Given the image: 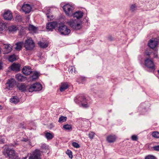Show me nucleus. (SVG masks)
<instances>
[{"label":"nucleus","mask_w":159,"mask_h":159,"mask_svg":"<svg viewBox=\"0 0 159 159\" xmlns=\"http://www.w3.org/2000/svg\"><path fill=\"white\" fill-rule=\"evenodd\" d=\"M157 41V43H159V37L157 38V39H155Z\"/></svg>","instance_id":"obj_50"},{"label":"nucleus","mask_w":159,"mask_h":159,"mask_svg":"<svg viewBox=\"0 0 159 159\" xmlns=\"http://www.w3.org/2000/svg\"><path fill=\"white\" fill-rule=\"evenodd\" d=\"M158 73L159 74V70H158Z\"/></svg>","instance_id":"obj_53"},{"label":"nucleus","mask_w":159,"mask_h":159,"mask_svg":"<svg viewBox=\"0 0 159 159\" xmlns=\"http://www.w3.org/2000/svg\"><path fill=\"white\" fill-rule=\"evenodd\" d=\"M57 23L56 22L48 23L46 25V28L48 30L52 31L57 25Z\"/></svg>","instance_id":"obj_13"},{"label":"nucleus","mask_w":159,"mask_h":159,"mask_svg":"<svg viewBox=\"0 0 159 159\" xmlns=\"http://www.w3.org/2000/svg\"><path fill=\"white\" fill-rule=\"evenodd\" d=\"M3 17L4 19L10 20L12 18V15L11 11H5L3 15Z\"/></svg>","instance_id":"obj_12"},{"label":"nucleus","mask_w":159,"mask_h":159,"mask_svg":"<svg viewBox=\"0 0 159 159\" xmlns=\"http://www.w3.org/2000/svg\"><path fill=\"white\" fill-rule=\"evenodd\" d=\"M131 139L132 140L137 141L138 139V138L136 135H134L131 136Z\"/></svg>","instance_id":"obj_43"},{"label":"nucleus","mask_w":159,"mask_h":159,"mask_svg":"<svg viewBox=\"0 0 159 159\" xmlns=\"http://www.w3.org/2000/svg\"><path fill=\"white\" fill-rule=\"evenodd\" d=\"M63 128L66 130H69L70 131L72 130V126L71 125L66 124L63 126Z\"/></svg>","instance_id":"obj_33"},{"label":"nucleus","mask_w":159,"mask_h":159,"mask_svg":"<svg viewBox=\"0 0 159 159\" xmlns=\"http://www.w3.org/2000/svg\"><path fill=\"white\" fill-rule=\"evenodd\" d=\"M19 99L18 97L16 96H14L10 99V102L15 104H16L19 102Z\"/></svg>","instance_id":"obj_25"},{"label":"nucleus","mask_w":159,"mask_h":159,"mask_svg":"<svg viewBox=\"0 0 159 159\" xmlns=\"http://www.w3.org/2000/svg\"><path fill=\"white\" fill-rule=\"evenodd\" d=\"M145 66L149 69L154 70V65L153 61L150 59L148 58L145 60Z\"/></svg>","instance_id":"obj_9"},{"label":"nucleus","mask_w":159,"mask_h":159,"mask_svg":"<svg viewBox=\"0 0 159 159\" xmlns=\"http://www.w3.org/2000/svg\"><path fill=\"white\" fill-rule=\"evenodd\" d=\"M124 159L123 158H120V159Z\"/></svg>","instance_id":"obj_54"},{"label":"nucleus","mask_w":159,"mask_h":159,"mask_svg":"<svg viewBox=\"0 0 159 159\" xmlns=\"http://www.w3.org/2000/svg\"><path fill=\"white\" fill-rule=\"evenodd\" d=\"M75 102L79 103L80 102L81 103V105L84 107H88V104L87 103L86 100L85 98L82 97H79L78 98H75Z\"/></svg>","instance_id":"obj_7"},{"label":"nucleus","mask_w":159,"mask_h":159,"mask_svg":"<svg viewBox=\"0 0 159 159\" xmlns=\"http://www.w3.org/2000/svg\"><path fill=\"white\" fill-rule=\"evenodd\" d=\"M17 87L19 90L22 92L25 91L26 89V86L23 84H21L18 85Z\"/></svg>","instance_id":"obj_27"},{"label":"nucleus","mask_w":159,"mask_h":159,"mask_svg":"<svg viewBox=\"0 0 159 159\" xmlns=\"http://www.w3.org/2000/svg\"><path fill=\"white\" fill-rule=\"evenodd\" d=\"M45 137L48 140H51L54 137L53 135L52 134L46 131L45 132Z\"/></svg>","instance_id":"obj_26"},{"label":"nucleus","mask_w":159,"mask_h":159,"mask_svg":"<svg viewBox=\"0 0 159 159\" xmlns=\"http://www.w3.org/2000/svg\"><path fill=\"white\" fill-rule=\"evenodd\" d=\"M41 152L46 153L48 150V146L45 144H42L41 146Z\"/></svg>","instance_id":"obj_21"},{"label":"nucleus","mask_w":159,"mask_h":159,"mask_svg":"<svg viewBox=\"0 0 159 159\" xmlns=\"http://www.w3.org/2000/svg\"><path fill=\"white\" fill-rule=\"evenodd\" d=\"M145 53L146 55L149 56L150 55H151L152 53L151 52H149L147 51H145Z\"/></svg>","instance_id":"obj_46"},{"label":"nucleus","mask_w":159,"mask_h":159,"mask_svg":"<svg viewBox=\"0 0 159 159\" xmlns=\"http://www.w3.org/2000/svg\"><path fill=\"white\" fill-rule=\"evenodd\" d=\"M66 153L69 156V158L72 159L73 157L72 152L69 150H67L66 152Z\"/></svg>","instance_id":"obj_37"},{"label":"nucleus","mask_w":159,"mask_h":159,"mask_svg":"<svg viewBox=\"0 0 159 159\" xmlns=\"http://www.w3.org/2000/svg\"><path fill=\"white\" fill-rule=\"evenodd\" d=\"M27 140L26 139H24L23 141H24L26 142L27 141Z\"/></svg>","instance_id":"obj_51"},{"label":"nucleus","mask_w":159,"mask_h":159,"mask_svg":"<svg viewBox=\"0 0 159 159\" xmlns=\"http://www.w3.org/2000/svg\"><path fill=\"white\" fill-rule=\"evenodd\" d=\"M116 139V137L115 135L111 134L108 135L107 138V141L109 143L114 142Z\"/></svg>","instance_id":"obj_16"},{"label":"nucleus","mask_w":159,"mask_h":159,"mask_svg":"<svg viewBox=\"0 0 159 159\" xmlns=\"http://www.w3.org/2000/svg\"><path fill=\"white\" fill-rule=\"evenodd\" d=\"M136 9V6L135 4H133L131 6L130 9L132 11H134Z\"/></svg>","instance_id":"obj_41"},{"label":"nucleus","mask_w":159,"mask_h":159,"mask_svg":"<svg viewBox=\"0 0 159 159\" xmlns=\"http://www.w3.org/2000/svg\"><path fill=\"white\" fill-rule=\"evenodd\" d=\"M27 158V157H25L24 158H23V159H26Z\"/></svg>","instance_id":"obj_52"},{"label":"nucleus","mask_w":159,"mask_h":159,"mask_svg":"<svg viewBox=\"0 0 159 159\" xmlns=\"http://www.w3.org/2000/svg\"><path fill=\"white\" fill-rule=\"evenodd\" d=\"M22 19L21 16L20 15H17L15 18V20L17 21H20L22 20Z\"/></svg>","instance_id":"obj_38"},{"label":"nucleus","mask_w":159,"mask_h":159,"mask_svg":"<svg viewBox=\"0 0 159 159\" xmlns=\"http://www.w3.org/2000/svg\"><path fill=\"white\" fill-rule=\"evenodd\" d=\"M28 29L29 30L34 32L36 31L37 28L33 25H30L29 26Z\"/></svg>","instance_id":"obj_31"},{"label":"nucleus","mask_w":159,"mask_h":159,"mask_svg":"<svg viewBox=\"0 0 159 159\" xmlns=\"http://www.w3.org/2000/svg\"><path fill=\"white\" fill-rule=\"evenodd\" d=\"M154 57L156 58L157 57V52H155L153 53Z\"/></svg>","instance_id":"obj_47"},{"label":"nucleus","mask_w":159,"mask_h":159,"mask_svg":"<svg viewBox=\"0 0 159 159\" xmlns=\"http://www.w3.org/2000/svg\"><path fill=\"white\" fill-rule=\"evenodd\" d=\"M32 8L31 6L29 4H25L23 5L22 7V9L23 11L25 14L29 13L30 11Z\"/></svg>","instance_id":"obj_14"},{"label":"nucleus","mask_w":159,"mask_h":159,"mask_svg":"<svg viewBox=\"0 0 159 159\" xmlns=\"http://www.w3.org/2000/svg\"><path fill=\"white\" fill-rule=\"evenodd\" d=\"M5 142V140L1 136H0V143H3Z\"/></svg>","instance_id":"obj_44"},{"label":"nucleus","mask_w":159,"mask_h":159,"mask_svg":"<svg viewBox=\"0 0 159 159\" xmlns=\"http://www.w3.org/2000/svg\"><path fill=\"white\" fill-rule=\"evenodd\" d=\"M58 31L61 34L67 35L70 33V30L66 25H61L58 27Z\"/></svg>","instance_id":"obj_5"},{"label":"nucleus","mask_w":159,"mask_h":159,"mask_svg":"<svg viewBox=\"0 0 159 159\" xmlns=\"http://www.w3.org/2000/svg\"><path fill=\"white\" fill-rule=\"evenodd\" d=\"M73 16L74 17H76L78 19L82 17L83 16V13L81 11H78L72 14Z\"/></svg>","instance_id":"obj_20"},{"label":"nucleus","mask_w":159,"mask_h":159,"mask_svg":"<svg viewBox=\"0 0 159 159\" xmlns=\"http://www.w3.org/2000/svg\"><path fill=\"white\" fill-rule=\"evenodd\" d=\"M67 23L72 28L76 30H80L82 27L81 23L76 19L71 20L68 21Z\"/></svg>","instance_id":"obj_2"},{"label":"nucleus","mask_w":159,"mask_h":159,"mask_svg":"<svg viewBox=\"0 0 159 159\" xmlns=\"http://www.w3.org/2000/svg\"><path fill=\"white\" fill-rule=\"evenodd\" d=\"M16 60V58L15 55L10 56L8 58V60L11 62H13Z\"/></svg>","instance_id":"obj_36"},{"label":"nucleus","mask_w":159,"mask_h":159,"mask_svg":"<svg viewBox=\"0 0 159 159\" xmlns=\"http://www.w3.org/2000/svg\"><path fill=\"white\" fill-rule=\"evenodd\" d=\"M23 44L24 43L23 42H20L16 43V47H15L16 50L17 51L21 50Z\"/></svg>","instance_id":"obj_24"},{"label":"nucleus","mask_w":159,"mask_h":159,"mask_svg":"<svg viewBox=\"0 0 159 159\" xmlns=\"http://www.w3.org/2000/svg\"><path fill=\"white\" fill-rule=\"evenodd\" d=\"M63 8L67 16H70L72 14L73 11L74 9L73 6L67 4L63 6Z\"/></svg>","instance_id":"obj_4"},{"label":"nucleus","mask_w":159,"mask_h":159,"mask_svg":"<svg viewBox=\"0 0 159 159\" xmlns=\"http://www.w3.org/2000/svg\"><path fill=\"white\" fill-rule=\"evenodd\" d=\"M41 153L40 150L36 149L29 157V159H40Z\"/></svg>","instance_id":"obj_8"},{"label":"nucleus","mask_w":159,"mask_h":159,"mask_svg":"<svg viewBox=\"0 0 159 159\" xmlns=\"http://www.w3.org/2000/svg\"><path fill=\"white\" fill-rule=\"evenodd\" d=\"M157 39H154L153 40H150L148 43V45L150 48L153 49L157 46L158 43Z\"/></svg>","instance_id":"obj_17"},{"label":"nucleus","mask_w":159,"mask_h":159,"mask_svg":"<svg viewBox=\"0 0 159 159\" xmlns=\"http://www.w3.org/2000/svg\"><path fill=\"white\" fill-rule=\"evenodd\" d=\"M72 145L75 148H78L80 147L79 145L77 143L73 142L72 143Z\"/></svg>","instance_id":"obj_40"},{"label":"nucleus","mask_w":159,"mask_h":159,"mask_svg":"<svg viewBox=\"0 0 159 159\" xmlns=\"http://www.w3.org/2000/svg\"><path fill=\"white\" fill-rule=\"evenodd\" d=\"M68 87V85L67 83H62L60 87V91L61 92L64 91L65 90L67 89Z\"/></svg>","instance_id":"obj_23"},{"label":"nucleus","mask_w":159,"mask_h":159,"mask_svg":"<svg viewBox=\"0 0 159 159\" xmlns=\"http://www.w3.org/2000/svg\"><path fill=\"white\" fill-rule=\"evenodd\" d=\"M18 29V27L15 25L11 26L8 28L9 31L11 32L15 31Z\"/></svg>","instance_id":"obj_29"},{"label":"nucleus","mask_w":159,"mask_h":159,"mask_svg":"<svg viewBox=\"0 0 159 159\" xmlns=\"http://www.w3.org/2000/svg\"><path fill=\"white\" fill-rule=\"evenodd\" d=\"M22 71L24 74L26 75H29L32 73V69L28 66L23 67L22 69Z\"/></svg>","instance_id":"obj_15"},{"label":"nucleus","mask_w":159,"mask_h":159,"mask_svg":"<svg viewBox=\"0 0 159 159\" xmlns=\"http://www.w3.org/2000/svg\"><path fill=\"white\" fill-rule=\"evenodd\" d=\"M154 150L159 151V145L154 146L153 147Z\"/></svg>","instance_id":"obj_45"},{"label":"nucleus","mask_w":159,"mask_h":159,"mask_svg":"<svg viewBox=\"0 0 159 159\" xmlns=\"http://www.w3.org/2000/svg\"><path fill=\"white\" fill-rule=\"evenodd\" d=\"M44 11L45 12L48 21H50L53 19V16L51 15L50 9L49 8L46 7L44 8Z\"/></svg>","instance_id":"obj_11"},{"label":"nucleus","mask_w":159,"mask_h":159,"mask_svg":"<svg viewBox=\"0 0 159 159\" xmlns=\"http://www.w3.org/2000/svg\"><path fill=\"white\" fill-rule=\"evenodd\" d=\"M2 62H0V70H1L2 68Z\"/></svg>","instance_id":"obj_48"},{"label":"nucleus","mask_w":159,"mask_h":159,"mask_svg":"<svg viewBox=\"0 0 159 159\" xmlns=\"http://www.w3.org/2000/svg\"><path fill=\"white\" fill-rule=\"evenodd\" d=\"M24 45L25 48L27 50H32L35 46L34 43L31 38H28L25 40Z\"/></svg>","instance_id":"obj_3"},{"label":"nucleus","mask_w":159,"mask_h":159,"mask_svg":"<svg viewBox=\"0 0 159 159\" xmlns=\"http://www.w3.org/2000/svg\"><path fill=\"white\" fill-rule=\"evenodd\" d=\"M32 73H33V74L31 76V77L33 80L36 79L39 76V74L38 72L35 71L33 72H32Z\"/></svg>","instance_id":"obj_30"},{"label":"nucleus","mask_w":159,"mask_h":159,"mask_svg":"<svg viewBox=\"0 0 159 159\" xmlns=\"http://www.w3.org/2000/svg\"><path fill=\"white\" fill-rule=\"evenodd\" d=\"M20 65L19 64L13 63L11 66L12 70L14 71H19L20 69Z\"/></svg>","instance_id":"obj_22"},{"label":"nucleus","mask_w":159,"mask_h":159,"mask_svg":"<svg viewBox=\"0 0 159 159\" xmlns=\"http://www.w3.org/2000/svg\"><path fill=\"white\" fill-rule=\"evenodd\" d=\"M6 28V24L2 21L0 22V31H2Z\"/></svg>","instance_id":"obj_28"},{"label":"nucleus","mask_w":159,"mask_h":159,"mask_svg":"<svg viewBox=\"0 0 159 159\" xmlns=\"http://www.w3.org/2000/svg\"><path fill=\"white\" fill-rule=\"evenodd\" d=\"M16 78L18 81H24L27 80L26 77L20 74H18L16 75Z\"/></svg>","instance_id":"obj_19"},{"label":"nucleus","mask_w":159,"mask_h":159,"mask_svg":"<svg viewBox=\"0 0 159 159\" xmlns=\"http://www.w3.org/2000/svg\"><path fill=\"white\" fill-rule=\"evenodd\" d=\"M42 87L41 84L38 83H36L31 85L29 89V92H32L34 91H39L41 90Z\"/></svg>","instance_id":"obj_6"},{"label":"nucleus","mask_w":159,"mask_h":159,"mask_svg":"<svg viewBox=\"0 0 159 159\" xmlns=\"http://www.w3.org/2000/svg\"><path fill=\"white\" fill-rule=\"evenodd\" d=\"M73 71V68H71L70 70V72H71V73H72Z\"/></svg>","instance_id":"obj_49"},{"label":"nucleus","mask_w":159,"mask_h":159,"mask_svg":"<svg viewBox=\"0 0 159 159\" xmlns=\"http://www.w3.org/2000/svg\"><path fill=\"white\" fill-rule=\"evenodd\" d=\"M3 154L6 157L12 159H20L17 154L12 149L9 148L4 150Z\"/></svg>","instance_id":"obj_1"},{"label":"nucleus","mask_w":159,"mask_h":159,"mask_svg":"<svg viewBox=\"0 0 159 159\" xmlns=\"http://www.w3.org/2000/svg\"><path fill=\"white\" fill-rule=\"evenodd\" d=\"M67 120V117H64L63 116H61L60 117L58 120V122L59 123H62L64 122H65Z\"/></svg>","instance_id":"obj_35"},{"label":"nucleus","mask_w":159,"mask_h":159,"mask_svg":"<svg viewBox=\"0 0 159 159\" xmlns=\"http://www.w3.org/2000/svg\"><path fill=\"white\" fill-rule=\"evenodd\" d=\"M38 44L41 48H45L48 46V44L45 42H39L38 43Z\"/></svg>","instance_id":"obj_32"},{"label":"nucleus","mask_w":159,"mask_h":159,"mask_svg":"<svg viewBox=\"0 0 159 159\" xmlns=\"http://www.w3.org/2000/svg\"><path fill=\"white\" fill-rule=\"evenodd\" d=\"M95 134V133L93 132H90L88 134L89 138L90 139H93L94 136Z\"/></svg>","instance_id":"obj_39"},{"label":"nucleus","mask_w":159,"mask_h":159,"mask_svg":"<svg viewBox=\"0 0 159 159\" xmlns=\"http://www.w3.org/2000/svg\"><path fill=\"white\" fill-rule=\"evenodd\" d=\"M15 83V81L13 79H9L6 83V86L5 89L8 90H9L10 88L13 87Z\"/></svg>","instance_id":"obj_10"},{"label":"nucleus","mask_w":159,"mask_h":159,"mask_svg":"<svg viewBox=\"0 0 159 159\" xmlns=\"http://www.w3.org/2000/svg\"><path fill=\"white\" fill-rule=\"evenodd\" d=\"M145 159H155V157L153 156L148 155L145 157Z\"/></svg>","instance_id":"obj_42"},{"label":"nucleus","mask_w":159,"mask_h":159,"mask_svg":"<svg viewBox=\"0 0 159 159\" xmlns=\"http://www.w3.org/2000/svg\"><path fill=\"white\" fill-rule=\"evenodd\" d=\"M152 136L154 138H159V133L157 131H154L152 132Z\"/></svg>","instance_id":"obj_34"},{"label":"nucleus","mask_w":159,"mask_h":159,"mask_svg":"<svg viewBox=\"0 0 159 159\" xmlns=\"http://www.w3.org/2000/svg\"><path fill=\"white\" fill-rule=\"evenodd\" d=\"M3 45L5 49V54H7L11 51L12 49V46L11 45L7 44H4Z\"/></svg>","instance_id":"obj_18"}]
</instances>
